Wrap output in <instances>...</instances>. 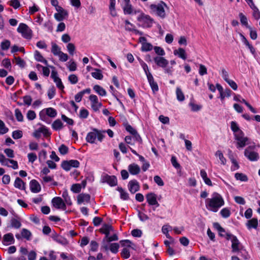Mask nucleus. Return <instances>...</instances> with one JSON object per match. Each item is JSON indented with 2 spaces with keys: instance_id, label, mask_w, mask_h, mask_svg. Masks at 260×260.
Returning a JSON list of instances; mask_svg holds the SVG:
<instances>
[{
  "instance_id": "f257e3e1",
  "label": "nucleus",
  "mask_w": 260,
  "mask_h": 260,
  "mask_svg": "<svg viewBox=\"0 0 260 260\" xmlns=\"http://www.w3.org/2000/svg\"><path fill=\"white\" fill-rule=\"evenodd\" d=\"M207 208L210 211L216 212L224 204L222 197L218 193L214 192L210 199L206 201Z\"/></svg>"
},
{
  "instance_id": "f03ea898",
  "label": "nucleus",
  "mask_w": 260,
  "mask_h": 260,
  "mask_svg": "<svg viewBox=\"0 0 260 260\" xmlns=\"http://www.w3.org/2000/svg\"><path fill=\"white\" fill-rule=\"evenodd\" d=\"M153 60L156 64L165 70V73L169 75H172L173 72L172 67L167 68L169 64V61L162 56H156L153 58Z\"/></svg>"
},
{
  "instance_id": "7ed1b4c3",
  "label": "nucleus",
  "mask_w": 260,
  "mask_h": 260,
  "mask_svg": "<svg viewBox=\"0 0 260 260\" xmlns=\"http://www.w3.org/2000/svg\"><path fill=\"white\" fill-rule=\"evenodd\" d=\"M165 7H167V5L164 2H161L157 4H152L150 6L152 12L155 13L161 18H164L166 17Z\"/></svg>"
},
{
  "instance_id": "20e7f679",
  "label": "nucleus",
  "mask_w": 260,
  "mask_h": 260,
  "mask_svg": "<svg viewBox=\"0 0 260 260\" xmlns=\"http://www.w3.org/2000/svg\"><path fill=\"white\" fill-rule=\"evenodd\" d=\"M235 140L237 141V147L238 148H243L249 144V139L247 137H244L243 132H239V133L235 134Z\"/></svg>"
},
{
  "instance_id": "39448f33",
  "label": "nucleus",
  "mask_w": 260,
  "mask_h": 260,
  "mask_svg": "<svg viewBox=\"0 0 260 260\" xmlns=\"http://www.w3.org/2000/svg\"><path fill=\"white\" fill-rule=\"evenodd\" d=\"M138 20L141 22L144 27H150L153 23V19L148 15L141 13L138 17Z\"/></svg>"
},
{
  "instance_id": "423d86ee",
  "label": "nucleus",
  "mask_w": 260,
  "mask_h": 260,
  "mask_svg": "<svg viewBox=\"0 0 260 260\" xmlns=\"http://www.w3.org/2000/svg\"><path fill=\"white\" fill-rule=\"evenodd\" d=\"M18 32L21 33L22 36L25 39H30L31 38V30L28 26L23 23L19 24L17 28Z\"/></svg>"
},
{
  "instance_id": "0eeeda50",
  "label": "nucleus",
  "mask_w": 260,
  "mask_h": 260,
  "mask_svg": "<svg viewBox=\"0 0 260 260\" xmlns=\"http://www.w3.org/2000/svg\"><path fill=\"white\" fill-rule=\"evenodd\" d=\"M244 155L250 161H256L259 158L258 154L256 152L252 150L250 147L245 150Z\"/></svg>"
},
{
  "instance_id": "6e6552de",
  "label": "nucleus",
  "mask_w": 260,
  "mask_h": 260,
  "mask_svg": "<svg viewBox=\"0 0 260 260\" xmlns=\"http://www.w3.org/2000/svg\"><path fill=\"white\" fill-rule=\"evenodd\" d=\"M52 204L53 206L56 209H66V203L63 201L62 199L60 197H55L52 200Z\"/></svg>"
},
{
  "instance_id": "1a4fd4ad",
  "label": "nucleus",
  "mask_w": 260,
  "mask_h": 260,
  "mask_svg": "<svg viewBox=\"0 0 260 260\" xmlns=\"http://www.w3.org/2000/svg\"><path fill=\"white\" fill-rule=\"evenodd\" d=\"M89 100L91 102V106L93 110L94 111H99L102 104L101 102H99L97 96L93 94L90 95L89 96Z\"/></svg>"
},
{
  "instance_id": "9d476101",
  "label": "nucleus",
  "mask_w": 260,
  "mask_h": 260,
  "mask_svg": "<svg viewBox=\"0 0 260 260\" xmlns=\"http://www.w3.org/2000/svg\"><path fill=\"white\" fill-rule=\"evenodd\" d=\"M231 247L232 252L237 253L240 251L242 245L237 237H233Z\"/></svg>"
},
{
  "instance_id": "9b49d317",
  "label": "nucleus",
  "mask_w": 260,
  "mask_h": 260,
  "mask_svg": "<svg viewBox=\"0 0 260 260\" xmlns=\"http://www.w3.org/2000/svg\"><path fill=\"white\" fill-rule=\"evenodd\" d=\"M146 198L149 205L159 206V205L156 200V195L155 193L153 192L148 193L146 195Z\"/></svg>"
},
{
  "instance_id": "f8f14e48",
  "label": "nucleus",
  "mask_w": 260,
  "mask_h": 260,
  "mask_svg": "<svg viewBox=\"0 0 260 260\" xmlns=\"http://www.w3.org/2000/svg\"><path fill=\"white\" fill-rule=\"evenodd\" d=\"M128 187L129 191L132 193H135L139 190L140 185L136 180H133L129 182Z\"/></svg>"
},
{
  "instance_id": "ddd939ff",
  "label": "nucleus",
  "mask_w": 260,
  "mask_h": 260,
  "mask_svg": "<svg viewBox=\"0 0 260 260\" xmlns=\"http://www.w3.org/2000/svg\"><path fill=\"white\" fill-rule=\"evenodd\" d=\"M90 200V196L87 193H80L77 196V203L79 205L84 203H89Z\"/></svg>"
},
{
  "instance_id": "4468645a",
  "label": "nucleus",
  "mask_w": 260,
  "mask_h": 260,
  "mask_svg": "<svg viewBox=\"0 0 260 260\" xmlns=\"http://www.w3.org/2000/svg\"><path fill=\"white\" fill-rule=\"evenodd\" d=\"M122 8L124 14H131L133 13V8L129 0H123Z\"/></svg>"
},
{
  "instance_id": "2eb2a0df",
  "label": "nucleus",
  "mask_w": 260,
  "mask_h": 260,
  "mask_svg": "<svg viewBox=\"0 0 260 260\" xmlns=\"http://www.w3.org/2000/svg\"><path fill=\"white\" fill-rule=\"evenodd\" d=\"M15 242V239L13 235L10 233L6 234L3 236V243L5 245H9L13 244Z\"/></svg>"
},
{
  "instance_id": "dca6fc26",
  "label": "nucleus",
  "mask_w": 260,
  "mask_h": 260,
  "mask_svg": "<svg viewBox=\"0 0 260 260\" xmlns=\"http://www.w3.org/2000/svg\"><path fill=\"white\" fill-rule=\"evenodd\" d=\"M30 189L31 192L38 193L41 190V186L38 181L36 180H32L30 182Z\"/></svg>"
},
{
  "instance_id": "f3484780",
  "label": "nucleus",
  "mask_w": 260,
  "mask_h": 260,
  "mask_svg": "<svg viewBox=\"0 0 260 260\" xmlns=\"http://www.w3.org/2000/svg\"><path fill=\"white\" fill-rule=\"evenodd\" d=\"M104 181L106 182L111 186H116L117 184V179L114 176H106L104 178Z\"/></svg>"
},
{
  "instance_id": "a211bd4d",
  "label": "nucleus",
  "mask_w": 260,
  "mask_h": 260,
  "mask_svg": "<svg viewBox=\"0 0 260 260\" xmlns=\"http://www.w3.org/2000/svg\"><path fill=\"white\" fill-rule=\"evenodd\" d=\"M128 170L129 173L134 175L138 174L140 172V167L136 164L129 165L128 167Z\"/></svg>"
},
{
  "instance_id": "6ab92c4d",
  "label": "nucleus",
  "mask_w": 260,
  "mask_h": 260,
  "mask_svg": "<svg viewBox=\"0 0 260 260\" xmlns=\"http://www.w3.org/2000/svg\"><path fill=\"white\" fill-rule=\"evenodd\" d=\"M113 230V228L111 225L104 224L100 229V232L105 234V237H108V236L109 235L110 232Z\"/></svg>"
},
{
  "instance_id": "aec40b11",
  "label": "nucleus",
  "mask_w": 260,
  "mask_h": 260,
  "mask_svg": "<svg viewBox=\"0 0 260 260\" xmlns=\"http://www.w3.org/2000/svg\"><path fill=\"white\" fill-rule=\"evenodd\" d=\"M174 54L177 55L182 59H186V53L185 50L182 48H179L178 49H176L174 51Z\"/></svg>"
},
{
  "instance_id": "412c9836",
  "label": "nucleus",
  "mask_w": 260,
  "mask_h": 260,
  "mask_svg": "<svg viewBox=\"0 0 260 260\" xmlns=\"http://www.w3.org/2000/svg\"><path fill=\"white\" fill-rule=\"evenodd\" d=\"M14 186L19 189L24 190L25 189V183L19 177L16 178L14 182Z\"/></svg>"
},
{
  "instance_id": "4be33fe9",
  "label": "nucleus",
  "mask_w": 260,
  "mask_h": 260,
  "mask_svg": "<svg viewBox=\"0 0 260 260\" xmlns=\"http://www.w3.org/2000/svg\"><path fill=\"white\" fill-rule=\"evenodd\" d=\"M246 225L248 229H251L252 228L256 229L258 225L257 219L255 218H253L252 219L249 220L246 223Z\"/></svg>"
},
{
  "instance_id": "5701e85b",
  "label": "nucleus",
  "mask_w": 260,
  "mask_h": 260,
  "mask_svg": "<svg viewBox=\"0 0 260 260\" xmlns=\"http://www.w3.org/2000/svg\"><path fill=\"white\" fill-rule=\"evenodd\" d=\"M96 136L97 134L96 132L93 131V132L88 133L86 137V140L89 143H94L96 138Z\"/></svg>"
},
{
  "instance_id": "b1692460",
  "label": "nucleus",
  "mask_w": 260,
  "mask_h": 260,
  "mask_svg": "<svg viewBox=\"0 0 260 260\" xmlns=\"http://www.w3.org/2000/svg\"><path fill=\"white\" fill-rule=\"evenodd\" d=\"M35 58L36 60L43 62L45 63V64L47 65L48 64V61L47 60H46L43 56L41 55V54L38 51L36 50L35 52Z\"/></svg>"
},
{
  "instance_id": "393cba45",
  "label": "nucleus",
  "mask_w": 260,
  "mask_h": 260,
  "mask_svg": "<svg viewBox=\"0 0 260 260\" xmlns=\"http://www.w3.org/2000/svg\"><path fill=\"white\" fill-rule=\"evenodd\" d=\"M52 127L56 131L60 130L63 127V123L60 119H56L52 123Z\"/></svg>"
},
{
  "instance_id": "a878e982",
  "label": "nucleus",
  "mask_w": 260,
  "mask_h": 260,
  "mask_svg": "<svg viewBox=\"0 0 260 260\" xmlns=\"http://www.w3.org/2000/svg\"><path fill=\"white\" fill-rule=\"evenodd\" d=\"M213 226L214 228L218 231L219 235L220 237H225V234L226 233L225 232L224 229L220 226L219 223L217 222L214 223Z\"/></svg>"
},
{
  "instance_id": "bb28decb",
  "label": "nucleus",
  "mask_w": 260,
  "mask_h": 260,
  "mask_svg": "<svg viewBox=\"0 0 260 260\" xmlns=\"http://www.w3.org/2000/svg\"><path fill=\"white\" fill-rule=\"evenodd\" d=\"M94 91L101 96H105L106 95V90L101 86L95 85L93 87Z\"/></svg>"
},
{
  "instance_id": "cd10ccee",
  "label": "nucleus",
  "mask_w": 260,
  "mask_h": 260,
  "mask_svg": "<svg viewBox=\"0 0 260 260\" xmlns=\"http://www.w3.org/2000/svg\"><path fill=\"white\" fill-rule=\"evenodd\" d=\"M62 197L64 200L66 205L67 204L68 206L72 205V202L70 196H69L67 190H65L64 191H63Z\"/></svg>"
},
{
  "instance_id": "c85d7f7f",
  "label": "nucleus",
  "mask_w": 260,
  "mask_h": 260,
  "mask_svg": "<svg viewBox=\"0 0 260 260\" xmlns=\"http://www.w3.org/2000/svg\"><path fill=\"white\" fill-rule=\"evenodd\" d=\"M51 46V52L54 55L57 56L61 52L60 48L56 44L52 42Z\"/></svg>"
},
{
  "instance_id": "c756f323",
  "label": "nucleus",
  "mask_w": 260,
  "mask_h": 260,
  "mask_svg": "<svg viewBox=\"0 0 260 260\" xmlns=\"http://www.w3.org/2000/svg\"><path fill=\"white\" fill-rule=\"evenodd\" d=\"M94 72L91 73V76L95 79L101 80L103 78L102 72L100 70L94 69Z\"/></svg>"
},
{
  "instance_id": "7c9ffc66",
  "label": "nucleus",
  "mask_w": 260,
  "mask_h": 260,
  "mask_svg": "<svg viewBox=\"0 0 260 260\" xmlns=\"http://www.w3.org/2000/svg\"><path fill=\"white\" fill-rule=\"evenodd\" d=\"M239 16L241 24L244 25L246 28H250V26L248 24V21L246 17L242 13H239Z\"/></svg>"
},
{
  "instance_id": "2f4dec72",
  "label": "nucleus",
  "mask_w": 260,
  "mask_h": 260,
  "mask_svg": "<svg viewBox=\"0 0 260 260\" xmlns=\"http://www.w3.org/2000/svg\"><path fill=\"white\" fill-rule=\"evenodd\" d=\"M68 15V13L67 11L63 12H58L55 13L54 14L55 18L58 21H61L63 20L65 17Z\"/></svg>"
},
{
  "instance_id": "473e14b6",
  "label": "nucleus",
  "mask_w": 260,
  "mask_h": 260,
  "mask_svg": "<svg viewBox=\"0 0 260 260\" xmlns=\"http://www.w3.org/2000/svg\"><path fill=\"white\" fill-rule=\"evenodd\" d=\"M176 96L177 100L180 102H182L184 100V95L181 90V88L179 87H177L176 91Z\"/></svg>"
},
{
  "instance_id": "72a5a7b5",
  "label": "nucleus",
  "mask_w": 260,
  "mask_h": 260,
  "mask_svg": "<svg viewBox=\"0 0 260 260\" xmlns=\"http://www.w3.org/2000/svg\"><path fill=\"white\" fill-rule=\"evenodd\" d=\"M115 0H110V6L109 9L110 11L111 14L112 16H116L117 15L115 11Z\"/></svg>"
},
{
  "instance_id": "f704fd0d",
  "label": "nucleus",
  "mask_w": 260,
  "mask_h": 260,
  "mask_svg": "<svg viewBox=\"0 0 260 260\" xmlns=\"http://www.w3.org/2000/svg\"><path fill=\"white\" fill-rule=\"evenodd\" d=\"M240 35L242 38V41L243 42V43L249 48V49L250 50V52L252 54H253L255 52V50H254V48L252 47V46L251 45H250L249 44L248 40L243 35L241 34Z\"/></svg>"
},
{
  "instance_id": "c9c22d12",
  "label": "nucleus",
  "mask_w": 260,
  "mask_h": 260,
  "mask_svg": "<svg viewBox=\"0 0 260 260\" xmlns=\"http://www.w3.org/2000/svg\"><path fill=\"white\" fill-rule=\"evenodd\" d=\"M236 179L238 180L246 182L248 180L247 176L243 173H237L235 175Z\"/></svg>"
},
{
  "instance_id": "e433bc0d",
  "label": "nucleus",
  "mask_w": 260,
  "mask_h": 260,
  "mask_svg": "<svg viewBox=\"0 0 260 260\" xmlns=\"http://www.w3.org/2000/svg\"><path fill=\"white\" fill-rule=\"evenodd\" d=\"M117 190L120 193V198L124 200H127L129 198V196L127 192L124 191L121 187H118Z\"/></svg>"
},
{
  "instance_id": "4c0bfd02",
  "label": "nucleus",
  "mask_w": 260,
  "mask_h": 260,
  "mask_svg": "<svg viewBox=\"0 0 260 260\" xmlns=\"http://www.w3.org/2000/svg\"><path fill=\"white\" fill-rule=\"evenodd\" d=\"M46 114L50 117H55L57 115L56 111L52 108L46 109Z\"/></svg>"
},
{
  "instance_id": "58836bf2",
  "label": "nucleus",
  "mask_w": 260,
  "mask_h": 260,
  "mask_svg": "<svg viewBox=\"0 0 260 260\" xmlns=\"http://www.w3.org/2000/svg\"><path fill=\"white\" fill-rule=\"evenodd\" d=\"M56 93V90L54 86H51L47 91V95L48 96V98L51 100L53 99Z\"/></svg>"
},
{
  "instance_id": "ea45409f",
  "label": "nucleus",
  "mask_w": 260,
  "mask_h": 260,
  "mask_svg": "<svg viewBox=\"0 0 260 260\" xmlns=\"http://www.w3.org/2000/svg\"><path fill=\"white\" fill-rule=\"evenodd\" d=\"M9 129L6 126L5 123L0 119V134H5L7 133Z\"/></svg>"
},
{
  "instance_id": "a19ab883",
  "label": "nucleus",
  "mask_w": 260,
  "mask_h": 260,
  "mask_svg": "<svg viewBox=\"0 0 260 260\" xmlns=\"http://www.w3.org/2000/svg\"><path fill=\"white\" fill-rule=\"evenodd\" d=\"M15 115L16 118L18 121L22 122L23 121V116L20 111V110L18 109H16L15 110Z\"/></svg>"
},
{
  "instance_id": "79ce46f5",
  "label": "nucleus",
  "mask_w": 260,
  "mask_h": 260,
  "mask_svg": "<svg viewBox=\"0 0 260 260\" xmlns=\"http://www.w3.org/2000/svg\"><path fill=\"white\" fill-rule=\"evenodd\" d=\"M153 49V46L149 43H143L142 45L141 50L142 51H149Z\"/></svg>"
},
{
  "instance_id": "37998d69",
  "label": "nucleus",
  "mask_w": 260,
  "mask_h": 260,
  "mask_svg": "<svg viewBox=\"0 0 260 260\" xmlns=\"http://www.w3.org/2000/svg\"><path fill=\"white\" fill-rule=\"evenodd\" d=\"M71 190L74 193H79L81 190V185L80 184H74L72 185Z\"/></svg>"
},
{
  "instance_id": "c03bdc74",
  "label": "nucleus",
  "mask_w": 260,
  "mask_h": 260,
  "mask_svg": "<svg viewBox=\"0 0 260 260\" xmlns=\"http://www.w3.org/2000/svg\"><path fill=\"white\" fill-rule=\"evenodd\" d=\"M11 224L12 227L15 229H19L21 225V222L15 218H12L11 219Z\"/></svg>"
},
{
  "instance_id": "a18cd8bd",
  "label": "nucleus",
  "mask_w": 260,
  "mask_h": 260,
  "mask_svg": "<svg viewBox=\"0 0 260 260\" xmlns=\"http://www.w3.org/2000/svg\"><path fill=\"white\" fill-rule=\"evenodd\" d=\"M10 159L6 158L4 154H0V162L2 165L10 167L8 165V162H10Z\"/></svg>"
},
{
  "instance_id": "49530a36",
  "label": "nucleus",
  "mask_w": 260,
  "mask_h": 260,
  "mask_svg": "<svg viewBox=\"0 0 260 260\" xmlns=\"http://www.w3.org/2000/svg\"><path fill=\"white\" fill-rule=\"evenodd\" d=\"M154 50L156 54H157L158 56H163L165 55V52L164 49L158 46H155L154 47Z\"/></svg>"
},
{
  "instance_id": "de8ad7c7",
  "label": "nucleus",
  "mask_w": 260,
  "mask_h": 260,
  "mask_svg": "<svg viewBox=\"0 0 260 260\" xmlns=\"http://www.w3.org/2000/svg\"><path fill=\"white\" fill-rule=\"evenodd\" d=\"M58 150L61 154L65 155L68 153L69 151V148L65 145L62 144L59 147Z\"/></svg>"
},
{
  "instance_id": "09e8293b",
  "label": "nucleus",
  "mask_w": 260,
  "mask_h": 260,
  "mask_svg": "<svg viewBox=\"0 0 260 260\" xmlns=\"http://www.w3.org/2000/svg\"><path fill=\"white\" fill-rule=\"evenodd\" d=\"M21 235L23 238L27 240H29L31 234L28 230L25 229H23L21 231Z\"/></svg>"
},
{
  "instance_id": "8fccbe9b",
  "label": "nucleus",
  "mask_w": 260,
  "mask_h": 260,
  "mask_svg": "<svg viewBox=\"0 0 260 260\" xmlns=\"http://www.w3.org/2000/svg\"><path fill=\"white\" fill-rule=\"evenodd\" d=\"M119 245L118 243H112L110 245V250L113 253H116L118 252Z\"/></svg>"
},
{
  "instance_id": "3c124183",
  "label": "nucleus",
  "mask_w": 260,
  "mask_h": 260,
  "mask_svg": "<svg viewBox=\"0 0 260 260\" xmlns=\"http://www.w3.org/2000/svg\"><path fill=\"white\" fill-rule=\"evenodd\" d=\"M231 127L232 130L236 134V133H239V132H242L241 130H240L236 123L235 121H232L231 123Z\"/></svg>"
},
{
  "instance_id": "603ef678",
  "label": "nucleus",
  "mask_w": 260,
  "mask_h": 260,
  "mask_svg": "<svg viewBox=\"0 0 260 260\" xmlns=\"http://www.w3.org/2000/svg\"><path fill=\"white\" fill-rule=\"evenodd\" d=\"M215 155L217 156V157H218L220 161H221V163L222 164V165H225V162H226V159L223 156V155L222 154V153L219 151V150H218L217 151H216V153H215Z\"/></svg>"
},
{
  "instance_id": "864d4df0",
  "label": "nucleus",
  "mask_w": 260,
  "mask_h": 260,
  "mask_svg": "<svg viewBox=\"0 0 260 260\" xmlns=\"http://www.w3.org/2000/svg\"><path fill=\"white\" fill-rule=\"evenodd\" d=\"M10 6L15 9H18L20 6V4L18 0H11L8 2Z\"/></svg>"
},
{
  "instance_id": "5fc2aeb1",
  "label": "nucleus",
  "mask_w": 260,
  "mask_h": 260,
  "mask_svg": "<svg viewBox=\"0 0 260 260\" xmlns=\"http://www.w3.org/2000/svg\"><path fill=\"white\" fill-rule=\"evenodd\" d=\"M22 132L21 131H15L12 133V137L14 139H20L22 137Z\"/></svg>"
},
{
  "instance_id": "6e6d98bb",
  "label": "nucleus",
  "mask_w": 260,
  "mask_h": 260,
  "mask_svg": "<svg viewBox=\"0 0 260 260\" xmlns=\"http://www.w3.org/2000/svg\"><path fill=\"white\" fill-rule=\"evenodd\" d=\"M94 131H95L97 134L96 138L98 140L101 142L105 137L104 134L105 133V131H98L96 129H94Z\"/></svg>"
},
{
  "instance_id": "4d7b16f0",
  "label": "nucleus",
  "mask_w": 260,
  "mask_h": 260,
  "mask_svg": "<svg viewBox=\"0 0 260 260\" xmlns=\"http://www.w3.org/2000/svg\"><path fill=\"white\" fill-rule=\"evenodd\" d=\"M26 117L29 120H32L36 117V113L32 110H28L26 114Z\"/></svg>"
},
{
  "instance_id": "13d9d810",
  "label": "nucleus",
  "mask_w": 260,
  "mask_h": 260,
  "mask_svg": "<svg viewBox=\"0 0 260 260\" xmlns=\"http://www.w3.org/2000/svg\"><path fill=\"white\" fill-rule=\"evenodd\" d=\"M221 216L224 218H228L231 214L230 211L226 208L222 209L220 211Z\"/></svg>"
},
{
  "instance_id": "bf43d9fd",
  "label": "nucleus",
  "mask_w": 260,
  "mask_h": 260,
  "mask_svg": "<svg viewBox=\"0 0 260 260\" xmlns=\"http://www.w3.org/2000/svg\"><path fill=\"white\" fill-rule=\"evenodd\" d=\"M68 79L70 83L72 84H76L78 81L77 76L75 74L70 75Z\"/></svg>"
},
{
  "instance_id": "052dcab7",
  "label": "nucleus",
  "mask_w": 260,
  "mask_h": 260,
  "mask_svg": "<svg viewBox=\"0 0 260 260\" xmlns=\"http://www.w3.org/2000/svg\"><path fill=\"white\" fill-rule=\"evenodd\" d=\"M1 48L2 50H8L10 46V42L9 40H5L1 43Z\"/></svg>"
},
{
  "instance_id": "680f3d73",
  "label": "nucleus",
  "mask_w": 260,
  "mask_h": 260,
  "mask_svg": "<svg viewBox=\"0 0 260 260\" xmlns=\"http://www.w3.org/2000/svg\"><path fill=\"white\" fill-rule=\"evenodd\" d=\"M61 166L62 169L66 170V171H69L71 169L69 161L68 160L63 161L61 163Z\"/></svg>"
},
{
  "instance_id": "e2e57ef3",
  "label": "nucleus",
  "mask_w": 260,
  "mask_h": 260,
  "mask_svg": "<svg viewBox=\"0 0 260 260\" xmlns=\"http://www.w3.org/2000/svg\"><path fill=\"white\" fill-rule=\"evenodd\" d=\"M67 50L70 55H73L75 50V46L73 43H69L67 46Z\"/></svg>"
},
{
  "instance_id": "0e129e2a",
  "label": "nucleus",
  "mask_w": 260,
  "mask_h": 260,
  "mask_svg": "<svg viewBox=\"0 0 260 260\" xmlns=\"http://www.w3.org/2000/svg\"><path fill=\"white\" fill-rule=\"evenodd\" d=\"M154 181L158 186H162L164 185L163 180L158 175H156L154 177Z\"/></svg>"
},
{
  "instance_id": "69168bd1",
  "label": "nucleus",
  "mask_w": 260,
  "mask_h": 260,
  "mask_svg": "<svg viewBox=\"0 0 260 260\" xmlns=\"http://www.w3.org/2000/svg\"><path fill=\"white\" fill-rule=\"evenodd\" d=\"M199 73L200 75L203 76L207 74V70L206 67L203 64H200Z\"/></svg>"
},
{
  "instance_id": "338daca9",
  "label": "nucleus",
  "mask_w": 260,
  "mask_h": 260,
  "mask_svg": "<svg viewBox=\"0 0 260 260\" xmlns=\"http://www.w3.org/2000/svg\"><path fill=\"white\" fill-rule=\"evenodd\" d=\"M121 256L124 258H128L130 256L129 251L127 248H124L121 251Z\"/></svg>"
},
{
  "instance_id": "774afa93",
  "label": "nucleus",
  "mask_w": 260,
  "mask_h": 260,
  "mask_svg": "<svg viewBox=\"0 0 260 260\" xmlns=\"http://www.w3.org/2000/svg\"><path fill=\"white\" fill-rule=\"evenodd\" d=\"M253 11V16L255 18V19H258L260 18V12L258 11V9L256 8V6L252 7L251 8Z\"/></svg>"
}]
</instances>
